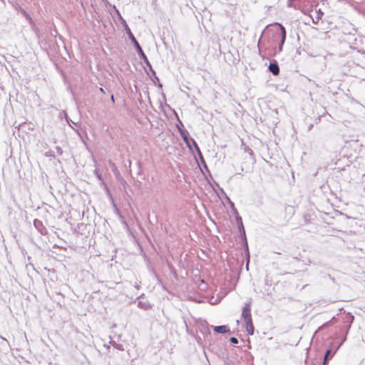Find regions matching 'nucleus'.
<instances>
[{
  "mask_svg": "<svg viewBox=\"0 0 365 365\" xmlns=\"http://www.w3.org/2000/svg\"><path fill=\"white\" fill-rule=\"evenodd\" d=\"M250 304H246L245 306L243 307L242 317L244 319L245 321H249L252 319V315H251V307Z\"/></svg>",
  "mask_w": 365,
  "mask_h": 365,
  "instance_id": "nucleus-1",
  "label": "nucleus"
},
{
  "mask_svg": "<svg viewBox=\"0 0 365 365\" xmlns=\"http://www.w3.org/2000/svg\"><path fill=\"white\" fill-rule=\"evenodd\" d=\"M269 70L274 76H277L279 73V68L277 62L271 63L269 66Z\"/></svg>",
  "mask_w": 365,
  "mask_h": 365,
  "instance_id": "nucleus-2",
  "label": "nucleus"
},
{
  "mask_svg": "<svg viewBox=\"0 0 365 365\" xmlns=\"http://www.w3.org/2000/svg\"><path fill=\"white\" fill-rule=\"evenodd\" d=\"M278 25L280 29L281 43L279 46V49L281 50L282 46L284 44L285 38H286V30H285V28L282 25H281V24H278Z\"/></svg>",
  "mask_w": 365,
  "mask_h": 365,
  "instance_id": "nucleus-3",
  "label": "nucleus"
},
{
  "mask_svg": "<svg viewBox=\"0 0 365 365\" xmlns=\"http://www.w3.org/2000/svg\"><path fill=\"white\" fill-rule=\"evenodd\" d=\"M214 331L220 333V334H225L230 331L229 328L227 326L222 325V326H216L214 327Z\"/></svg>",
  "mask_w": 365,
  "mask_h": 365,
  "instance_id": "nucleus-4",
  "label": "nucleus"
},
{
  "mask_svg": "<svg viewBox=\"0 0 365 365\" xmlns=\"http://www.w3.org/2000/svg\"><path fill=\"white\" fill-rule=\"evenodd\" d=\"M246 324V329L248 331L249 334H253L254 332V325L252 324V319L249 321H245Z\"/></svg>",
  "mask_w": 365,
  "mask_h": 365,
  "instance_id": "nucleus-5",
  "label": "nucleus"
},
{
  "mask_svg": "<svg viewBox=\"0 0 365 365\" xmlns=\"http://www.w3.org/2000/svg\"><path fill=\"white\" fill-rule=\"evenodd\" d=\"M129 36H130V39H131V40L133 41V42H134V43L135 44V46H137V47H138L140 51H142V49H141V48H140V45L138 44V41H136V39H135V38L134 37V36H133L131 33H130Z\"/></svg>",
  "mask_w": 365,
  "mask_h": 365,
  "instance_id": "nucleus-6",
  "label": "nucleus"
},
{
  "mask_svg": "<svg viewBox=\"0 0 365 365\" xmlns=\"http://www.w3.org/2000/svg\"><path fill=\"white\" fill-rule=\"evenodd\" d=\"M330 353H331V350L330 349H329V350H327L326 351V354H325V356H324V364H326L327 358H328L329 355L330 354Z\"/></svg>",
  "mask_w": 365,
  "mask_h": 365,
  "instance_id": "nucleus-7",
  "label": "nucleus"
},
{
  "mask_svg": "<svg viewBox=\"0 0 365 365\" xmlns=\"http://www.w3.org/2000/svg\"><path fill=\"white\" fill-rule=\"evenodd\" d=\"M182 138H183V140H185V142L187 143V145L190 147V144H189V141H188V138L187 137L186 135H182Z\"/></svg>",
  "mask_w": 365,
  "mask_h": 365,
  "instance_id": "nucleus-8",
  "label": "nucleus"
},
{
  "mask_svg": "<svg viewBox=\"0 0 365 365\" xmlns=\"http://www.w3.org/2000/svg\"><path fill=\"white\" fill-rule=\"evenodd\" d=\"M230 341L233 344H237L238 340L235 337H232L230 339Z\"/></svg>",
  "mask_w": 365,
  "mask_h": 365,
  "instance_id": "nucleus-9",
  "label": "nucleus"
},
{
  "mask_svg": "<svg viewBox=\"0 0 365 365\" xmlns=\"http://www.w3.org/2000/svg\"><path fill=\"white\" fill-rule=\"evenodd\" d=\"M100 91L103 94L105 93V91L103 90V88H100Z\"/></svg>",
  "mask_w": 365,
  "mask_h": 365,
  "instance_id": "nucleus-10",
  "label": "nucleus"
},
{
  "mask_svg": "<svg viewBox=\"0 0 365 365\" xmlns=\"http://www.w3.org/2000/svg\"><path fill=\"white\" fill-rule=\"evenodd\" d=\"M111 101H114V97H113V96H111Z\"/></svg>",
  "mask_w": 365,
  "mask_h": 365,
  "instance_id": "nucleus-11",
  "label": "nucleus"
}]
</instances>
